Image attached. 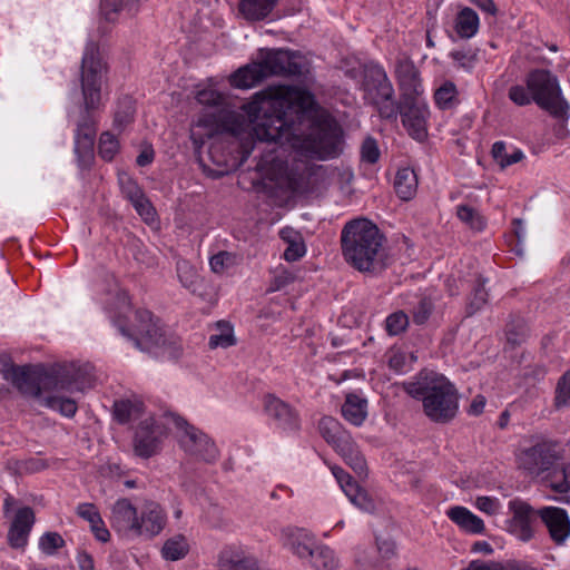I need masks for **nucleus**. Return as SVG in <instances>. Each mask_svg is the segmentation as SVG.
Segmentation results:
<instances>
[{"mask_svg":"<svg viewBox=\"0 0 570 570\" xmlns=\"http://www.w3.org/2000/svg\"><path fill=\"white\" fill-rule=\"evenodd\" d=\"M307 561L315 570H335L338 568V559L335 552L324 544H316Z\"/></svg>","mask_w":570,"mask_h":570,"instance_id":"7c9ffc66","label":"nucleus"},{"mask_svg":"<svg viewBox=\"0 0 570 570\" xmlns=\"http://www.w3.org/2000/svg\"><path fill=\"white\" fill-rule=\"evenodd\" d=\"M376 552L382 564L395 556V543L392 540L376 538Z\"/></svg>","mask_w":570,"mask_h":570,"instance_id":"4d7b16f0","label":"nucleus"},{"mask_svg":"<svg viewBox=\"0 0 570 570\" xmlns=\"http://www.w3.org/2000/svg\"><path fill=\"white\" fill-rule=\"evenodd\" d=\"M282 540L284 547L288 548L302 560H307L317 544L315 537L302 528H286L282 530Z\"/></svg>","mask_w":570,"mask_h":570,"instance_id":"412c9836","label":"nucleus"},{"mask_svg":"<svg viewBox=\"0 0 570 570\" xmlns=\"http://www.w3.org/2000/svg\"><path fill=\"white\" fill-rule=\"evenodd\" d=\"M509 509L513 513L512 522L533 521L535 513L532 507L522 500H512L509 502Z\"/></svg>","mask_w":570,"mask_h":570,"instance_id":"37998d69","label":"nucleus"},{"mask_svg":"<svg viewBox=\"0 0 570 570\" xmlns=\"http://www.w3.org/2000/svg\"><path fill=\"white\" fill-rule=\"evenodd\" d=\"M189 551V544L184 535H175L168 539L161 549L166 560L177 561L183 559Z\"/></svg>","mask_w":570,"mask_h":570,"instance_id":"f704fd0d","label":"nucleus"},{"mask_svg":"<svg viewBox=\"0 0 570 570\" xmlns=\"http://www.w3.org/2000/svg\"><path fill=\"white\" fill-rule=\"evenodd\" d=\"M264 411L278 429L283 431H298L301 419L296 409L274 394L264 397Z\"/></svg>","mask_w":570,"mask_h":570,"instance_id":"2eb2a0df","label":"nucleus"},{"mask_svg":"<svg viewBox=\"0 0 570 570\" xmlns=\"http://www.w3.org/2000/svg\"><path fill=\"white\" fill-rule=\"evenodd\" d=\"M196 99L202 105L219 106L224 101V96L214 89H203L197 92Z\"/></svg>","mask_w":570,"mask_h":570,"instance_id":"6e6d98bb","label":"nucleus"},{"mask_svg":"<svg viewBox=\"0 0 570 570\" xmlns=\"http://www.w3.org/2000/svg\"><path fill=\"white\" fill-rule=\"evenodd\" d=\"M395 75L400 89V99L420 97L422 92L420 73L411 59H399Z\"/></svg>","mask_w":570,"mask_h":570,"instance_id":"a211bd4d","label":"nucleus"},{"mask_svg":"<svg viewBox=\"0 0 570 570\" xmlns=\"http://www.w3.org/2000/svg\"><path fill=\"white\" fill-rule=\"evenodd\" d=\"M90 529L95 538L100 542H108L110 539V532L106 528L104 520L100 518V522L90 525Z\"/></svg>","mask_w":570,"mask_h":570,"instance_id":"0e129e2a","label":"nucleus"},{"mask_svg":"<svg viewBox=\"0 0 570 570\" xmlns=\"http://www.w3.org/2000/svg\"><path fill=\"white\" fill-rule=\"evenodd\" d=\"M538 482L556 493H568L570 491V462H563V459L557 460Z\"/></svg>","mask_w":570,"mask_h":570,"instance_id":"5701e85b","label":"nucleus"},{"mask_svg":"<svg viewBox=\"0 0 570 570\" xmlns=\"http://www.w3.org/2000/svg\"><path fill=\"white\" fill-rule=\"evenodd\" d=\"M164 525L165 513L161 507L154 501L145 502L140 515L138 517L139 529L136 535L153 538L163 530Z\"/></svg>","mask_w":570,"mask_h":570,"instance_id":"4be33fe9","label":"nucleus"},{"mask_svg":"<svg viewBox=\"0 0 570 570\" xmlns=\"http://www.w3.org/2000/svg\"><path fill=\"white\" fill-rule=\"evenodd\" d=\"M63 546L65 540L58 532H46L39 540V548L47 556L55 554Z\"/></svg>","mask_w":570,"mask_h":570,"instance_id":"a18cd8bd","label":"nucleus"},{"mask_svg":"<svg viewBox=\"0 0 570 570\" xmlns=\"http://www.w3.org/2000/svg\"><path fill=\"white\" fill-rule=\"evenodd\" d=\"M367 401L357 394L350 393L346 395L342 405L343 416L354 425H361L366 417Z\"/></svg>","mask_w":570,"mask_h":570,"instance_id":"c85d7f7f","label":"nucleus"},{"mask_svg":"<svg viewBox=\"0 0 570 570\" xmlns=\"http://www.w3.org/2000/svg\"><path fill=\"white\" fill-rule=\"evenodd\" d=\"M119 149L117 138L109 131L102 132L99 138L98 150L99 155L105 160H111Z\"/></svg>","mask_w":570,"mask_h":570,"instance_id":"79ce46f5","label":"nucleus"},{"mask_svg":"<svg viewBox=\"0 0 570 570\" xmlns=\"http://www.w3.org/2000/svg\"><path fill=\"white\" fill-rule=\"evenodd\" d=\"M138 511L130 500L124 498L115 502L111 508L110 525L120 534L136 535L138 527Z\"/></svg>","mask_w":570,"mask_h":570,"instance_id":"dca6fc26","label":"nucleus"},{"mask_svg":"<svg viewBox=\"0 0 570 570\" xmlns=\"http://www.w3.org/2000/svg\"><path fill=\"white\" fill-rule=\"evenodd\" d=\"M279 0H239L238 11L247 21L267 18Z\"/></svg>","mask_w":570,"mask_h":570,"instance_id":"bb28decb","label":"nucleus"},{"mask_svg":"<svg viewBox=\"0 0 570 570\" xmlns=\"http://www.w3.org/2000/svg\"><path fill=\"white\" fill-rule=\"evenodd\" d=\"M334 450L358 475L366 472V461L350 434L344 436V439L334 446Z\"/></svg>","mask_w":570,"mask_h":570,"instance_id":"b1692460","label":"nucleus"},{"mask_svg":"<svg viewBox=\"0 0 570 570\" xmlns=\"http://www.w3.org/2000/svg\"><path fill=\"white\" fill-rule=\"evenodd\" d=\"M394 188L396 195L402 200L412 199L417 189V177L415 171L407 167L399 169L394 180Z\"/></svg>","mask_w":570,"mask_h":570,"instance_id":"c756f323","label":"nucleus"},{"mask_svg":"<svg viewBox=\"0 0 570 570\" xmlns=\"http://www.w3.org/2000/svg\"><path fill=\"white\" fill-rule=\"evenodd\" d=\"M446 515L465 532L480 534L485 530L483 520L464 507H452Z\"/></svg>","mask_w":570,"mask_h":570,"instance_id":"a878e982","label":"nucleus"},{"mask_svg":"<svg viewBox=\"0 0 570 570\" xmlns=\"http://www.w3.org/2000/svg\"><path fill=\"white\" fill-rule=\"evenodd\" d=\"M491 155L493 159L500 165L502 168V160L507 158V147L504 141H495L492 145Z\"/></svg>","mask_w":570,"mask_h":570,"instance_id":"338daca9","label":"nucleus"},{"mask_svg":"<svg viewBox=\"0 0 570 570\" xmlns=\"http://www.w3.org/2000/svg\"><path fill=\"white\" fill-rule=\"evenodd\" d=\"M452 59L458 62V65L464 69H471L475 59V55H470L465 51H453L451 52Z\"/></svg>","mask_w":570,"mask_h":570,"instance_id":"680f3d73","label":"nucleus"},{"mask_svg":"<svg viewBox=\"0 0 570 570\" xmlns=\"http://www.w3.org/2000/svg\"><path fill=\"white\" fill-rule=\"evenodd\" d=\"M351 502L358 507L364 511H372L374 509V503L371 499H368L365 492H357L354 498H352Z\"/></svg>","mask_w":570,"mask_h":570,"instance_id":"69168bd1","label":"nucleus"},{"mask_svg":"<svg viewBox=\"0 0 570 570\" xmlns=\"http://www.w3.org/2000/svg\"><path fill=\"white\" fill-rule=\"evenodd\" d=\"M433 311V304L430 299L423 298L413 311V322L417 325L424 324Z\"/></svg>","mask_w":570,"mask_h":570,"instance_id":"5fc2aeb1","label":"nucleus"},{"mask_svg":"<svg viewBox=\"0 0 570 570\" xmlns=\"http://www.w3.org/2000/svg\"><path fill=\"white\" fill-rule=\"evenodd\" d=\"M479 30V17L471 8L462 9L455 19V31L461 38H471Z\"/></svg>","mask_w":570,"mask_h":570,"instance_id":"2f4dec72","label":"nucleus"},{"mask_svg":"<svg viewBox=\"0 0 570 570\" xmlns=\"http://www.w3.org/2000/svg\"><path fill=\"white\" fill-rule=\"evenodd\" d=\"M508 97L520 107L534 102L558 119H567L569 116V104L562 96L559 80L548 69L537 68L529 71L525 77V87L511 86Z\"/></svg>","mask_w":570,"mask_h":570,"instance_id":"423d86ee","label":"nucleus"},{"mask_svg":"<svg viewBox=\"0 0 570 570\" xmlns=\"http://www.w3.org/2000/svg\"><path fill=\"white\" fill-rule=\"evenodd\" d=\"M164 419L179 431V444L185 452L207 463L218 459L219 451L207 434L174 413L165 414Z\"/></svg>","mask_w":570,"mask_h":570,"instance_id":"9d476101","label":"nucleus"},{"mask_svg":"<svg viewBox=\"0 0 570 570\" xmlns=\"http://www.w3.org/2000/svg\"><path fill=\"white\" fill-rule=\"evenodd\" d=\"M532 521L513 522L514 531L522 541H529L533 537Z\"/></svg>","mask_w":570,"mask_h":570,"instance_id":"e2e57ef3","label":"nucleus"},{"mask_svg":"<svg viewBox=\"0 0 570 570\" xmlns=\"http://www.w3.org/2000/svg\"><path fill=\"white\" fill-rule=\"evenodd\" d=\"M232 256L227 252H219L209 259L210 268L214 273H223L230 264Z\"/></svg>","mask_w":570,"mask_h":570,"instance_id":"13d9d810","label":"nucleus"},{"mask_svg":"<svg viewBox=\"0 0 570 570\" xmlns=\"http://www.w3.org/2000/svg\"><path fill=\"white\" fill-rule=\"evenodd\" d=\"M362 89L365 102L376 110L381 119L397 120L394 88L383 67L374 62L364 65Z\"/></svg>","mask_w":570,"mask_h":570,"instance_id":"0eeeda50","label":"nucleus"},{"mask_svg":"<svg viewBox=\"0 0 570 570\" xmlns=\"http://www.w3.org/2000/svg\"><path fill=\"white\" fill-rule=\"evenodd\" d=\"M216 328L218 333L210 335L208 341L210 348H227L236 344V337L229 322L219 321L216 323Z\"/></svg>","mask_w":570,"mask_h":570,"instance_id":"72a5a7b5","label":"nucleus"},{"mask_svg":"<svg viewBox=\"0 0 570 570\" xmlns=\"http://www.w3.org/2000/svg\"><path fill=\"white\" fill-rule=\"evenodd\" d=\"M436 105L441 109H451L458 102V90L453 82L446 81L434 94Z\"/></svg>","mask_w":570,"mask_h":570,"instance_id":"e433bc0d","label":"nucleus"},{"mask_svg":"<svg viewBox=\"0 0 570 570\" xmlns=\"http://www.w3.org/2000/svg\"><path fill=\"white\" fill-rule=\"evenodd\" d=\"M312 104L309 92L282 88L275 95L256 94L253 101L243 106V110L259 141L278 142L298 135L296 125L303 121Z\"/></svg>","mask_w":570,"mask_h":570,"instance_id":"f03ea898","label":"nucleus"},{"mask_svg":"<svg viewBox=\"0 0 570 570\" xmlns=\"http://www.w3.org/2000/svg\"><path fill=\"white\" fill-rule=\"evenodd\" d=\"M563 459L559 443L552 440H538L522 448L515 456L517 468L531 480L538 481L541 475L557 462Z\"/></svg>","mask_w":570,"mask_h":570,"instance_id":"6e6552de","label":"nucleus"},{"mask_svg":"<svg viewBox=\"0 0 570 570\" xmlns=\"http://www.w3.org/2000/svg\"><path fill=\"white\" fill-rule=\"evenodd\" d=\"M504 335L507 344L511 348H515L527 342L530 336V327L523 317L511 315L505 325Z\"/></svg>","mask_w":570,"mask_h":570,"instance_id":"cd10ccee","label":"nucleus"},{"mask_svg":"<svg viewBox=\"0 0 570 570\" xmlns=\"http://www.w3.org/2000/svg\"><path fill=\"white\" fill-rule=\"evenodd\" d=\"M90 370L89 365L80 366L75 363L55 364L50 367L6 364L1 368V374L21 394L36 399L41 406L72 417L78 410L75 400L58 394L43 395V392L82 391L90 384Z\"/></svg>","mask_w":570,"mask_h":570,"instance_id":"f257e3e1","label":"nucleus"},{"mask_svg":"<svg viewBox=\"0 0 570 570\" xmlns=\"http://www.w3.org/2000/svg\"><path fill=\"white\" fill-rule=\"evenodd\" d=\"M403 390L423 403L425 415L433 422L448 423L459 410V394L455 386L443 375L421 371L413 381L404 382Z\"/></svg>","mask_w":570,"mask_h":570,"instance_id":"39448f33","label":"nucleus"},{"mask_svg":"<svg viewBox=\"0 0 570 570\" xmlns=\"http://www.w3.org/2000/svg\"><path fill=\"white\" fill-rule=\"evenodd\" d=\"M485 404L487 399L483 395L479 394L472 400L468 413L475 416L480 415L483 412Z\"/></svg>","mask_w":570,"mask_h":570,"instance_id":"774afa93","label":"nucleus"},{"mask_svg":"<svg viewBox=\"0 0 570 570\" xmlns=\"http://www.w3.org/2000/svg\"><path fill=\"white\" fill-rule=\"evenodd\" d=\"M407 134L415 140L423 141L428 137V105L420 98H403L397 101V116Z\"/></svg>","mask_w":570,"mask_h":570,"instance_id":"f8f14e48","label":"nucleus"},{"mask_svg":"<svg viewBox=\"0 0 570 570\" xmlns=\"http://www.w3.org/2000/svg\"><path fill=\"white\" fill-rule=\"evenodd\" d=\"M537 514L549 530L551 539L557 544H562L570 535V519L564 509L558 507H544Z\"/></svg>","mask_w":570,"mask_h":570,"instance_id":"f3484780","label":"nucleus"},{"mask_svg":"<svg viewBox=\"0 0 570 570\" xmlns=\"http://www.w3.org/2000/svg\"><path fill=\"white\" fill-rule=\"evenodd\" d=\"M35 520V512L30 507H23L17 511L8 531L10 547L23 549L27 546Z\"/></svg>","mask_w":570,"mask_h":570,"instance_id":"aec40b11","label":"nucleus"},{"mask_svg":"<svg viewBox=\"0 0 570 570\" xmlns=\"http://www.w3.org/2000/svg\"><path fill=\"white\" fill-rule=\"evenodd\" d=\"M121 193L130 203L137 200L144 193L141 187L130 177L120 179Z\"/></svg>","mask_w":570,"mask_h":570,"instance_id":"603ef678","label":"nucleus"},{"mask_svg":"<svg viewBox=\"0 0 570 570\" xmlns=\"http://www.w3.org/2000/svg\"><path fill=\"white\" fill-rule=\"evenodd\" d=\"M342 129L327 114L317 115L304 139L305 148L320 159L334 158L340 154Z\"/></svg>","mask_w":570,"mask_h":570,"instance_id":"1a4fd4ad","label":"nucleus"},{"mask_svg":"<svg viewBox=\"0 0 570 570\" xmlns=\"http://www.w3.org/2000/svg\"><path fill=\"white\" fill-rule=\"evenodd\" d=\"M386 238L380 228L364 217L348 220L341 232V248L345 262L362 274L381 275L390 265Z\"/></svg>","mask_w":570,"mask_h":570,"instance_id":"20e7f679","label":"nucleus"},{"mask_svg":"<svg viewBox=\"0 0 570 570\" xmlns=\"http://www.w3.org/2000/svg\"><path fill=\"white\" fill-rule=\"evenodd\" d=\"M487 278L479 276L472 289V294L466 305V314L469 316L479 312L488 303V291L485 288Z\"/></svg>","mask_w":570,"mask_h":570,"instance_id":"c9c22d12","label":"nucleus"},{"mask_svg":"<svg viewBox=\"0 0 570 570\" xmlns=\"http://www.w3.org/2000/svg\"><path fill=\"white\" fill-rule=\"evenodd\" d=\"M177 275L181 285L190 291L191 293H196L198 289V283L200 281L197 272L190 266L187 262H178L177 263Z\"/></svg>","mask_w":570,"mask_h":570,"instance_id":"58836bf2","label":"nucleus"},{"mask_svg":"<svg viewBox=\"0 0 570 570\" xmlns=\"http://www.w3.org/2000/svg\"><path fill=\"white\" fill-rule=\"evenodd\" d=\"M126 6V3H125ZM124 7V0H101L100 13L107 21H115L117 14ZM127 9V7H125Z\"/></svg>","mask_w":570,"mask_h":570,"instance_id":"8fccbe9b","label":"nucleus"},{"mask_svg":"<svg viewBox=\"0 0 570 570\" xmlns=\"http://www.w3.org/2000/svg\"><path fill=\"white\" fill-rule=\"evenodd\" d=\"M106 73L107 65L100 56L98 43L92 40L88 41L80 67L82 110L77 122L75 137V153L81 167L89 166L94 159L97 129L92 111L98 109L100 105L101 87Z\"/></svg>","mask_w":570,"mask_h":570,"instance_id":"7ed1b4c3","label":"nucleus"},{"mask_svg":"<svg viewBox=\"0 0 570 570\" xmlns=\"http://www.w3.org/2000/svg\"><path fill=\"white\" fill-rule=\"evenodd\" d=\"M136 330L140 336H132L128 331L121 328L122 335L131 338L137 348L145 350L142 343L148 346L165 347L167 338L163 328L153 320V314L147 309H138L136 312Z\"/></svg>","mask_w":570,"mask_h":570,"instance_id":"4468645a","label":"nucleus"},{"mask_svg":"<svg viewBox=\"0 0 570 570\" xmlns=\"http://www.w3.org/2000/svg\"><path fill=\"white\" fill-rule=\"evenodd\" d=\"M137 214L146 222L150 223L155 220L156 210L151 205L150 200L142 194L137 200L131 203Z\"/></svg>","mask_w":570,"mask_h":570,"instance_id":"de8ad7c7","label":"nucleus"},{"mask_svg":"<svg viewBox=\"0 0 570 570\" xmlns=\"http://www.w3.org/2000/svg\"><path fill=\"white\" fill-rule=\"evenodd\" d=\"M476 508L482 512H485L490 515L497 513L499 508V501L494 498L490 497H479L476 498Z\"/></svg>","mask_w":570,"mask_h":570,"instance_id":"052dcab7","label":"nucleus"},{"mask_svg":"<svg viewBox=\"0 0 570 570\" xmlns=\"http://www.w3.org/2000/svg\"><path fill=\"white\" fill-rule=\"evenodd\" d=\"M134 409H135V405L129 400L115 401V403H114L115 419L121 424L127 423L131 417V413H132Z\"/></svg>","mask_w":570,"mask_h":570,"instance_id":"3c124183","label":"nucleus"},{"mask_svg":"<svg viewBox=\"0 0 570 570\" xmlns=\"http://www.w3.org/2000/svg\"><path fill=\"white\" fill-rule=\"evenodd\" d=\"M554 404L557 407H570V371L566 372L558 381Z\"/></svg>","mask_w":570,"mask_h":570,"instance_id":"49530a36","label":"nucleus"},{"mask_svg":"<svg viewBox=\"0 0 570 570\" xmlns=\"http://www.w3.org/2000/svg\"><path fill=\"white\" fill-rule=\"evenodd\" d=\"M266 79V75L259 61L240 67L230 77V83L235 88L248 89Z\"/></svg>","mask_w":570,"mask_h":570,"instance_id":"393cba45","label":"nucleus"},{"mask_svg":"<svg viewBox=\"0 0 570 570\" xmlns=\"http://www.w3.org/2000/svg\"><path fill=\"white\" fill-rule=\"evenodd\" d=\"M166 435L165 423L154 417H147L139 423L134 438L136 455L148 459L155 455L160 448L161 439Z\"/></svg>","mask_w":570,"mask_h":570,"instance_id":"ddd939ff","label":"nucleus"},{"mask_svg":"<svg viewBox=\"0 0 570 570\" xmlns=\"http://www.w3.org/2000/svg\"><path fill=\"white\" fill-rule=\"evenodd\" d=\"M318 430L323 439L333 448L340 443L344 436L348 435L341 423L332 416L322 417L318 422Z\"/></svg>","mask_w":570,"mask_h":570,"instance_id":"473e14b6","label":"nucleus"},{"mask_svg":"<svg viewBox=\"0 0 570 570\" xmlns=\"http://www.w3.org/2000/svg\"><path fill=\"white\" fill-rule=\"evenodd\" d=\"M259 62L267 77L302 76L308 71V65L298 52L285 49L261 50Z\"/></svg>","mask_w":570,"mask_h":570,"instance_id":"9b49d317","label":"nucleus"},{"mask_svg":"<svg viewBox=\"0 0 570 570\" xmlns=\"http://www.w3.org/2000/svg\"><path fill=\"white\" fill-rule=\"evenodd\" d=\"M76 513L83 520L88 521L90 525L100 522V513L92 503H80L76 509Z\"/></svg>","mask_w":570,"mask_h":570,"instance_id":"864d4df0","label":"nucleus"},{"mask_svg":"<svg viewBox=\"0 0 570 570\" xmlns=\"http://www.w3.org/2000/svg\"><path fill=\"white\" fill-rule=\"evenodd\" d=\"M354 559L355 563L362 569H377L381 567L376 549L372 547H356Z\"/></svg>","mask_w":570,"mask_h":570,"instance_id":"4c0bfd02","label":"nucleus"},{"mask_svg":"<svg viewBox=\"0 0 570 570\" xmlns=\"http://www.w3.org/2000/svg\"><path fill=\"white\" fill-rule=\"evenodd\" d=\"M218 570H263L257 560L238 546L224 547L217 557Z\"/></svg>","mask_w":570,"mask_h":570,"instance_id":"6ab92c4d","label":"nucleus"},{"mask_svg":"<svg viewBox=\"0 0 570 570\" xmlns=\"http://www.w3.org/2000/svg\"><path fill=\"white\" fill-rule=\"evenodd\" d=\"M361 158L362 161L371 165L375 164L379 160L380 149L377 146V141L374 138L367 137L363 141L361 147Z\"/></svg>","mask_w":570,"mask_h":570,"instance_id":"09e8293b","label":"nucleus"},{"mask_svg":"<svg viewBox=\"0 0 570 570\" xmlns=\"http://www.w3.org/2000/svg\"><path fill=\"white\" fill-rule=\"evenodd\" d=\"M306 249L302 242H289L284 252V258L287 262H295L304 256Z\"/></svg>","mask_w":570,"mask_h":570,"instance_id":"bf43d9fd","label":"nucleus"},{"mask_svg":"<svg viewBox=\"0 0 570 570\" xmlns=\"http://www.w3.org/2000/svg\"><path fill=\"white\" fill-rule=\"evenodd\" d=\"M409 326V316L403 311L389 315L385 320V328L390 335H399Z\"/></svg>","mask_w":570,"mask_h":570,"instance_id":"c03bdc74","label":"nucleus"},{"mask_svg":"<svg viewBox=\"0 0 570 570\" xmlns=\"http://www.w3.org/2000/svg\"><path fill=\"white\" fill-rule=\"evenodd\" d=\"M456 216L461 222L469 225L473 229L481 230L485 226L483 218L471 206L459 205L456 207Z\"/></svg>","mask_w":570,"mask_h":570,"instance_id":"a19ab883","label":"nucleus"},{"mask_svg":"<svg viewBox=\"0 0 570 570\" xmlns=\"http://www.w3.org/2000/svg\"><path fill=\"white\" fill-rule=\"evenodd\" d=\"M135 106L130 97H125L118 101V108L115 112L114 125L122 129L134 120Z\"/></svg>","mask_w":570,"mask_h":570,"instance_id":"ea45409f","label":"nucleus"}]
</instances>
